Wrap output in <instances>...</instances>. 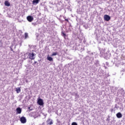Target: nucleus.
Segmentation results:
<instances>
[{
	"label": "nucleus",
	"instance_id": "9b49d317",
	"mask_svg": "<svg viewBox=\"0 0 125 125\" xmlns=\"http://www.w3.org/2000/svg\"><path fill=\"white\" fill-rule=\"evenodd\" d=\"M47 59L48 60V61H53V58H52V57H49V56H47Z\"/></svg>",
	"mask_w": 125,
	"mask_h": 125
},
{
	"label": "nucleus",
	"instance_id": "39448f33",
	"mask_svg": "<svg viewBox=\"0 0 125 125\" xmlns=\"http://www.w3.org/2000/svg\"><path fill=\"white\" fill-rule=\"evenodd\" d=\"M110 19H111V17L109 16L108 15H105L104 16V20L105 21H109Z\"/></svg>",
	"mask_w": 125,
	"mask_h": 125
},
{
	"label": "nucleus",
	"instance_id": "dca6fc26",
	"mask_svg": "<svg viewBox=\"0 0 125 125\" xmlns=\"http://www.w3.org/2000/svg\"><path fill=\"white\" fill-rule=\"evenodd\" d=\"M64 19H65V21H67L68 23H69V20L68 19H66V17H64Z\"/></svg>",
	"mask_w": 125,
	"mask_h": 125
},
{
	"label": "nucleus",
	"instance_id": "0eeeda50",
	"mask_svg": "<svg viewBox=\"0 0 125 125\" xmlns=\"http://www.w3.org/2000/svg\"><path fill=\"white\" fill-rule=\"evenodd\" d=\"M17 113V114H21L22 112V110H21V108L20 107H18L16 109Z\"/></svg>",
	"mask_w": 125,
	"mask_h": 125
},
{
	"label": "nucleus",
	"instance_id": "f8f14e48",
	"mask_svg": "<svg viewBox=\"0 0 125 125\" xmlns=\"http://www.w3.org/2000/svg\"><path fill=\"white\" fill-rule=\"evenodd\" d=\"M17 93H20L21 92V88L20 87H18L16 88Z\"/></svg>",
	"mask_w": 125,
	"mask_h": 125
},
{
	"label": "nucleus",
	"instance_id": "6e6552de",
	"mask_svg": "<svg viewBox=\"0 0 125 125\" xmlns=\"http://www.w3.org/2000/svg\"><path fill=\"white\" fill-rule=\"evenodd\" d=\"M47 123H48V125H52L53 122H52V120L50 119H48L47 120Z\"/></svg>",
	"mask_w": 125,
	"mask_h": 125
},
{
	"label": "nucleus",
	"instance_id": "7ed1b4c3",
	"mask_svg": "<svg viewBox=\"0 0 125 125\" xmlns=\"http://www.w3.org/2000/svg\"><path fill=\"white\" fill-rule=\"evenodd\" d=\"M26 19L28 22H32V21H34V17L32 16H27Z\"/></svg>",
	"mask_w": 125,
	"mask_h": 125
},
{
	"label": "nucleus",
	"instance_id": "20e7f679",
	"mask_svg": "<svg viewBox=\"0 0 125 125\" xmlns=\"http://www.w3.org/2000/svg\"><path fill=\"white\" fill-rule=\"evenodd\" d=\"M37 103L39 105H40V106H42V105H43V101L42 99H39Z\"/></svg>",
	"mask_w": 125,
	"mask_h": 125
},
{
	"label": "nucleus",
	"instance_id": "f257e3e1",
	"mask_svg": "<svg viewBox=\"0 0 125 125\" xmlns=\"http://www.w3.org/2000/svg\"><path fill=\"white\" fill-rule=\"evenodd\" d=\"M20 121L21 124H26L27 122V119H26V118L25 117L22 116L21 118Z\"/></svg>",
	"mask_w": 125,
	"mask_h": 125
},
{
	"label": "nucleus",
	"instance_id": "a211bd4d",
	"mask_svg": "<svg viewBox=\"0 0 125 125\" xmlns=\"http://www.w3.org/2000/svg\"><path fill=\"white\" fill-rule=\"evenodd\" d=\"M36 63H37V62H35L34 64H36Z\"/></svg>",
	"mask_w": 125,
	"mask_h": 125
},
{
	"label": "nucleus",
	"instance_id": "9d476101",
	"mask_svg": "<svg viewBox=\"0 0 125 125\" xmlns=\"http://www.w3.org/2000/svg\"><path fill=\"white\" fill-rule=\"evenodd\" d=\"M4 4L5 6H10V3L8 0L5 1Z\"/></svg>",
	"mask_w": 125,
	"mask_h": 125
},
{
	"label": "nucleus",
	"instance_id": "ddd939ff",
	"mask_svg": "<svg viewBox=\"0 0 125 125\" xmlns=\"http://www.w3.org/2000/svg\"><path fill=\"white\" fill-rule=\"evenodd\" d=\"M56 55H57V52H54L51 55V56H55Z\"/></svg>",
	"mask_w": 125,
	"mask_h": 125
},
{
	"label": "nucleus",
	"instance_id": "423d86ee",
	"mask_svg": "<svg viewBox=\"0 0 125 125\" xmlns=\"http://www.w3.org/2000/svg\"><path fill=\"white\" fill-rule=\"evenodd\" d=\"M116 117L118 119H121V118H122V117H123V115H122V113H121V112H118L116 114Z\"/></svg>",
	"mask_w": 125,
	"mask_h": 125
},
{
	"label": "nucleus",
	"instance_id": "1a4fd4ad",
	"mask_svg": "<svg viewBox=\"0 0 125 125\" xmlns=\"http://www.w3.org/2000/svg\"><path fill=\"white\" fill-rule=\"evenodd\" d=\"M40 2V0H33L32 1L33 4H38Z\"/></svg>",
	"mask_w": 125,
	"mask_h": 125
},
{
	"label": "nucleus",
	"instance_id": "4468645a",
	"mask_svg": "<svg viewBox=\"0 0 125 125\" xmlns=\"http://www.w3.org/2000/svg\"><path fill=\"white\" fill-rule=\"evenodd\" d=\"M62 37H64V38H66V34H65L63 31L62 32Z\"/></svg>",
	"mask_w": 125,
	"mask_h": 125
},
{
	"label": "nucleus",
	"instance_id": "f3484780",
	"mask_svg": "<svg viewBox=\"0 0 125 125\" xmlns=\"http://www.w3.org/2000/svg\"><path fill=\"white\" fill-rule=\"evenodd\" d=\"M71 125H78V124L76 122H73L72 123Z\"/></svg>",
	"mask_w": 125,
	"mask_h": 125
},
{
	"label": "nucleus",
	"instance_id": "f03ea898",
	"mask_svg": "<svg viewBox=\"0 0 125 125\" xmlns=\"http://www.w3.org/2000/svg\"><path fill=\"white\" fill-rule=\"evenodd\" d=\"M29 59L31 60L35 59V54L34 53H29L28 55Z\"/></svg>",
	"mask_w": 125,
	"mask_h": 125
},
{
	"label": "nucleus",
	"instance_id": "6ab92c4d",
	"mask_svg": "<svg viewBox=\"0 0 125 125\" xmlns=\"http://www.w3.org/2000/svg\"><path fill=\"white\" fill-rule=\"evenodd\" d=\"M30 107H28V109H30Z\"/></svg>",
	"mask_w": 125,
	"mask_h": 125
},
{
	"label": "nucleus",
	"instance_id": "2eb2a0df",
	"mask_svg": "<svg viewBox=\"0 0 125 125\" xmlns=\"http://www.w3.org/2000/svg\"><path fill=\"white\" fill-rule=\"evenodd\" d=\"M27 37H28V33H25L24 34V39H27Z\"/></svg>",
	"mask_w": 125,
	"mask_h": 125
}]
</instances>
